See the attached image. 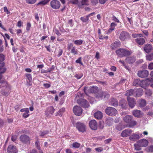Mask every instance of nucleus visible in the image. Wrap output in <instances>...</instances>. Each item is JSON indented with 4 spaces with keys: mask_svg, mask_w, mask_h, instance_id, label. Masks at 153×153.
<instances>
[{
    "mask_svg": "<svg viewBox=\"0 0 153 153\" xmlns=\"http://www.w3.org/2000/svg\"><path fill=\"white\" fill-rule=\"evenodd\" d=\"M48 133L49 131H45L42 132H41L40 136L41 137H43L48 134Z\"/></svg>",
    "mask_w": 153,
    "mask_h": 153,
    "instance_id": "obj_49",
    "label": "nucleus"
},
{
    "mask_svg": "<svg viewBox=\"0 0 153 153\" xmlns=\"http://www.w3.org/2000/svg\"><path fill=\"white\" fill-rule=\"evenodd\" d=\"M146 101L145 100L141 99L139 103V106L140 107H143L146 105Z\"/></svg>",
    "mask_w": 153,
    "mask_h": 153,
    "instance_id": "obj_34",
    "label": "nucleus"
},
{
    "mask_svg": "<svg viewBox=\"0 0 153 153\" xmlns=\"http://www.w3.org/2000/svg\"><path fill=\"white\" fill-rule=\"evenodd\" d=\"M112 139L111 138H109L108 139L104 141V143L105 144L109 143L111 141Z\"/></svg>",
    "mask_w": 153,
    "mask_h": 153,
    "instance_id": "obj_57",
    "label": "nucleus"
},
{
    "mask_svg": "<svg viewBox=\"0 0 153 153\" xmlns=\"http://www.w3.org/2000/svg\"><path fill=\"white\" fill-rule=\"evenodd\" d=\"M89 16H87L85 17H82L80 18V20L84 22H87L89 19Z\"/></svg>",
    "mask_w": 153,
    "mask_h": 153,
    "instance_id": "obj_42",
    "label": "nucleus"
},
{
    "mask_svg": "<svg viewBox=\"0 0 153 153\" xmlns=\"http://www.w3.org/2000/svg\"><path fill=\"white\" fill-rule=\"evenodd\" d=\"M133 84L134 86H140L145 89H146V87L149 84L147 80H141L139 79H135L133 82Z\"/></svg>",
    "mask_w": 153,
    "mask_h": 153,
    "instance_id": "obj_2",
    "label": "nucleus"
},
{
    "mask_svg": "<svg viewBox=\"0 0 153 153\" xmlns=\"http://www.w3.org/2000/svg\"><path fill=\"white\" fill-rule=\"evenodd\" d=\"M137 143L141 147H146L148 145V141L145 139H142L137 141Z\"/></svg>",
    "mask_w": 153,
    "mask_h": 153,
    "instance_id": "obj_22",
    "label": "nucleus"
},
{
    "mask_svg": "<svg viewBox=\"0 0 153 153\" xmlns=\"http://www.w3.org/2000/svg\"><path fill=\"white\" fill-rule=\"evenodd\" d=\"M146 94L148 96H150L152 94L151 91L149 90H148L146 91Z\"/></svg>",
    "mask_w": 153,
    "mask_h": 153,
    "instance_id": "obj_55",
    "label": "nucleus"
},
{
    "mask_svg": "<svg viewBox=\"0 0 153 153\" xmlns=\"http://www.w3.org/2000/svg\"><path fill=\"white\" fill-rule=\"evenodd\" d=\"M7 151L8 153H17V152L16 146L11 144L8 146Z\"/></svg>",
    "mask_w": 153,
    "mask_h": 153,
    "instance_id": "obj_15",
    "label": "nucleus"
},
{
    "mask_svg": "<svg viewBox=\"0 0 153 153\" xmlns=\"http://www.w3.org/2000/svg\"><path fill=\"white\" fill-rule=\"evenodd\" d=\"M76 127L80 132H83L85 131V126L83 123L79 122L76 123Z\"/></svg>",
    "mask_w": 153,
    "mask_h": 153,
    "instance_id": "obj_11",
    "label": "nucleus"
},
{
    "mask_svg": "<svg viewBox=\"0 0 153 153\" xmlns=\"http://www.w3.org/2000/svg\"><path fill=\"white\" fill-rule=\"evenodd\" d=\"M89 126L92 130H96L97 127V124L96 121L94 120H92L90 121L89 123Z\"/></svg>",
    "mask_w": 153,
    "mask_h": 153,
    "instance_id": "obj_20",
    "label": "nucleus"
},
{
    "mask_svg": "<svg viewBox=\"0 0 153 153\" xmlns=\"http://www.w3.org/2000/svg\"><path fill=\"white\" fill-rule=\"evenodd\" d=\"M123 120L128 124L129 127H132L137 124V122L133 120L132 116L130 115L126 116L123 118Z\"/></svg>",
    "mask_w": 153,
    "mask_h": 153,
    "instance_id": "obj_3",
    "label": "nucleus"
},
{
    "mask_svg": "<svg viewBox=\"0 0 153 153\" xmlns=\"http://www.w3.org/2000/svg\"><path fill=\"white\" fill-rule=\"evenodd\" d=\"M31 26V24L30 22H28L27 24V26L26 27V30L28 31L30 30V28Z\"/></svg>",
    "mask_w": 153,
    "mask_h": 153,
    "instance_id": "obj_50",
    "label": "nucleus"
},
{
    "mask_svg": "<svg viewBox=\"0 0 153 153\" xmlns=\"http://www.w3.org/2000/svg\"><path fill=\"white\" fill-rule=\"evenodd\" d=\"M65 108H62L59 110L58 112H57V114L56 115H59L61 116L62 113L65 111Z\"/></svg>",
    "mask_w": 153,
    "mask_h": 153,
    "instance_id": "obj_36",
    "label": "nucleus"
},
{
    "mask_svg": "<svg viewBox=\"0 0 153 153\" xmlns=\"http://www.w3.org/2000/svg\"><path fill=\"white\" fill-rule=\"evenodd\" d=\"M116 26L117 24H116L115 23L112 22L111 23L110 25V28L108 30V32L109 33H111L114 30L115 27Z\"/></svg>",
    "mask_w": 153,
    "mask_h": 153,
    "instance_id": "obj_33",
    "label": "nucleus"
},
{
    "mask_svg": "<svg viewBox=\"0 0 153 153\" xmlns=\"http://www.w3.org/2000/svg\"><path fill=\"white\" fill-rule=\"evenodd\" d=\"M26 3L29 4H33L35 3L36 0H25Z\"/></svg>",
    "mask_w": 153,
    "mask_h": 153,
    "instance_id": "obj_47",
    "label": "nucleus"
},
{
    "mask_svg": "<svg viewBox=\"0 0 153 153\" xmlns=\"http://www.w3.org/2000/svg\"><path fill=\"white\" fill-rule=\"evenodd\" d=\"M132 131L130 129H126L123 130L121 134V136L123 137H126L131 134Z\"/></svg>",
    "mask_w": 153,
    "mask_h": 153,
    "instance_id": "obj_18",
    "label": "nucleus"
},
{
    "mask_svg": "<svg viewBox=\"0 0 153 153\" xmlns=\"http://www.w3.org/2000/svg\"><path fill=\"white\" fill-rule=\"evenodd\" d=\"M89 1L88 0H82L81 2L82 5H88Z\"/></svg>",
    "mask_w": 153,
    "mask_h": 153,
    "instance_id": "obj_46",
    "label": "nucleus"
},
{
    "mask_svg": "<svg viewBox=\"0 0 153 153\" xmlns=\"http://www.w3.org/2000/svg\"><path fill=\"white\" fill-rule=\"evenodd\" d=\"M91 4L93 6L96 5L98 3V0H91Z\"/></svg>",
    "mask_w": 153,
    "mask_h": 153,
    "instance_id": "obj_48",
    "label": "nucleus"
},
{
    "mask_svg": "<svg viewBox=\"0 0 153 153\" xmlns=\"http://www.w3.org/2000/svg\"><path fill=\"white\" fill-rule=\"evenodd\" d=\"M127 104V101L125 100L122 99L120 101L119 105L121 106L123 108H125Z\"/></svg>",
    "mask_w": 153,
    "mask_h": 153,
    "instance_id": "obj_28",
    "label": "nucleus"
},
{
    "mask_svg": "<svg viewBox=\"0 0 153 153\" xmlns=\"http://www.w3.org/2000/svg\"><path fill=\"white\" fill-rule=\"evenodd\" d=\"M55 109L53 106H50L47 108V111L49 113L52 114L54 112Z\"/></svg>",
    "mask_w": 153,
    "mask_h": 153,
    "instance_id": "obj_39",
    "label": "nucleus"
},
{
    "mask_svg": "<svg viewBox=\"0 0 153 153\" xmlns=\"http://www.w3.org/2000/svg\"><path fill=\"white\" fill-rule=\"evenodd\" d=\"M134 91V90L132 89L127 90L126 91V92L125 94V95L127 96L128 97L131 96L133 94Z\"/></svg>",
    "mask_w": 153,
    "mask_h": 153,
    "instance_id": "obj_35",
    "label": "nucleus"
},
{
    "mask_svg": "<svg viewBox=\"0 0 153 153\" xmlns=\"http://www.w3.org/2000/svg\"><path fill=\"white\" fill-rule=\"evenodd\" d=\"M55 33L58 36H59L61 35V33L59 32V31L57 29H55Z\"/></svg>",
    "mask_w": 153,
    "mask_h": 153,
    "instance_id": "obj_63",
    "label": "nucleus"
},
{
    "mask_svg": "<svg viewBox=\"0 0 153 153\" xmlns=\"http://www.w3.org/2000/svg\"><path fill=\"white\" fill-rule=\"evenodd\" d=\"M35 145L37 149L40 150V147L39 145V141H36L35 142Z\"/></svg>",
    "mask_w": 153,
    "mask_h": 153,
    "instance_id": "obj_51",
    "label": "nucleus"
},
{
    "mask_svg": "<svg viewBox=\"0 0 153 153\" xmlns=\"http://www.w3.org/2000/svg\"><path fill=\"white\" fill-rule=\"evenodd\" d=\"M140 138L139 135L137 134H134L131 135L129 137V139L132 141H136Z\"/></svg>",
    "mask_w": 153,
    "mask_h": 153,
    "instance_id": "obj_25",
    "label": "nucleus"
},
{
    "mask_svg": "<svg viewBox=\"0 0 153 153\" xmlns=\"http://www.w3.org/2000/svg\"><path fill=\"white\" fill-rule=\"evenodd\" d=\"M73 110L74 113L76 115L80 116L82 114V110L80 106L77 105L75 106Z\"/></svg>",
    "mask_w": 153,
    "mask_h": 153,
    "instance_id": "obj_12",
    "label": "nucleus"
},
{
    "mask_svg": "<svg viewBox=\"0 0 153 153\" xmlns=\"http://www.w3.org/2000/svg\"><path fill=\"white\" fill-rule=\"evenodd\" d=\"M47 4L44 0H42L41 1L39 2L38 4H42V5H45Z\"/></svg>",
    "mask_w": 153,
    "mask_h": 153,
    "instance_id": "obj_60",
    "label": "nucleus"
},
{
    "mask_svg": "<svg viewBox=\"0 0 153 153\" xmlns=\"http://www.w3.org/2000/svg\"><path fill=\"white\" fill-rule=\"evenodd\" d=\"M88 87H85L84 88V91L86 94H87L86 90H88L90 93H96L98 91V88L97 86H92L88 89Z\"/></svg>",
    "mask_w": 153,
    "mask_h": 153,
    "instance_id": "obj_10",
    "label": "nucleus"
},
{
    "mask_svg": "<svg viewBox=\"0 0 153 153\" xmlns=\"http://www.w3.org/2000/svg\"><path fill=\"white\" fill-rule=\"evenodd\" d=\"M63 53V51L62 49H59V51H58V54L57 55V56L59 57L60 56H61Z\"/></svg>",
    "mask_w": 153,
    "mask_h": 153,
    "instance_id": "obj_58",
    "label": "nucleus"
},
{
    "mask_svg": "<svg viewBox=\"0 0 153 153\" xmlns=\"http://www.w3.org/2000/svg\"><path fill=\"white\" fill-rule=\"evenodd\" d=\"M82 96V94L81 92H78L76 94V98Z\"/></svg>",
    "mask_w": 153,
    "mask_h": 153,
    "instance_id": "obj_59",
    "label": "nucleus"
},
{
    "mask_svg": "<svg viewBox=\"0 0 153 153\" xmlns=\"http://www.w3.org/2000/svg\"><path fill=\"white\" fill-rule=\"evenodd\" d=\"M120 41H116L111 45V48L112 49H115L120 47Z\"/></svg>",
    "mask_w": 153,
    "mask_h": 153,
    "instance_id": "obj_24",
    "label": "nucleus"
},
{
    "mask_svg": "<svg viewBox=\"0 0 153 153\" xmlns=\"http://www.w3.org/2000/svg\"><path fill=\"white\" fill-rule=\"evenodd\" d=\"M43 86L45 87V88H50L51 86V85L50 84L46 83H44L43 84Z\"/></svg>",
    "mask_w": 153,
    "mask_h": 153,
    "instance_id": "obj_56",
    "label": "nucleus"
},
{
    "mask_svg": "<svg viewBox=\"0 0 153 153\" xmlns=\"http://www.w3.org/2000/svg\"><path fill=\"white\" fill-rule=\"evenodd\" d=\"M152 48V46L151 44H146L145 45L144 49L147 53L151 52Z\"/></svg>",
    "mask_w": 153,
    "mask_h": 153,
    "instance_id": "obj_23",
    "label": "nucleus"
},
{
    "mask_svg": "<svg viewBox=\"0 0 153 153\" xmlns=\"http://www.w3.org/2000/svg\"><path fill=\"white\" fill-rule=\"evenodd\" d=\"M153 59V53L148 54L146 56V60L149 61H151Z\"/></svg>",
    "mask_w": 153,
    "mask_h": 153,
    "instance_id": "obj_41",
    "label": "nucleus"
},
{
    "mask_svg": "<svg viewBox=\"0 0 153 153\" xmlns=\"http://www.w3.org/2000/svg\"><path fill=\"white\" fill-rule=\"evenodd\" d=\"M148 68L150 70L153 69V62H151L149 64Z\"/></svg>",
    "mask_w": 153,
    "mask_h": 153,
    "instance_id": "obj_53",
    "label": "nucleus"
},
{
    "mask_svg": "<svg viewBox=\"0 0 153 153\" xmlns=\"http://www.w3.org/2000/svg\"><path fill=\"white\" fill-rule=\"evenodd\" d=\"M80 143L77 142H74L72 144V146L73 148H78L80 147Z\"/></svg>",
    "mask_w": 153,
    "mask_h": 153,
    "instance_id": "obj_44",
    "label": "nucleus"
},
{
    "mask_svg": "<svg viewBox=\"0 0 153 153\" xmlns=\"http://www.w3.org/2000/svg\"><path fill=\"white\" fill-rule=\"evenodd\" d=\"M149 72L147 70L140 71L138 72V76L141 78L147 77L149 75Z\"/></svg>",
    "mask_w": 153,
    "mask_h": 153,
    "instance_id": "obj_13",
    "label": "nucleus"
},
{
    "mask_svg": "<svg viewBox=\"0 0 153 153\" xmlns=\"http://www.w3.org/2000/svg\"><path fill=\"white\" fill-rule=\"evenodd\" d=\"M50 6L51 7L54 9H59L61 6L60 2L56 0H53L50 2Z\"/></svg>",
    "mask_w": 153,
    "mask_h": 153,
    "instance_id": "obj_8",
    "label": "nucleus"
},
{
    "mask_svg": "<svg viewBox=\"0 0 153 153\" xmlns=\"http://www.w3.org/2000/svg\"><path fill=\"white\" fill-rule=\"evenodd\" d=\"M5 60V56L2 54H0V73H4L6 71V68L4 67L5 63L4 61Z\"/></svg>",
    "mask_w": 153,
    "mask_h": 153,
    "instance_id": "obj_5",
    "label": "nucleus"
},
{
    "mask_svg": "<svg viewBox=\"0 0 153 153\" xmlns=\"http://www.w3.org/2000/svg\"><path fill=\"white\" fill-rule=\"evenodd\" d=\"M134 146L135 150H141V149L140 147H141V146H140L138 143H137L136 144H134Z\"/></svg>",
    "mask_w": 153,
    "mask_h": 153,
    "instance_id": "obj_45",
    "label": "nucleus"
},
{
    "mask_svg": "<svg viewBox=\"0 0 153 153\" xmlns=\"http://www.w3.org/2000/svg\"><path fill=\"white\" fill-rule=\"evenodd\" d=\"M0 83L2 85V87H3L7 86L9 85L8 83L6 81L4 80H0Z\"/></svg>",
    "mask_w": 153,
    "mask_h": 153,
    "instance_id": "obj_38",
    "label": "nucleus"
},
{
    "mask_svg": "<svg viewBox=\"0 0 153 153\" xmlns=\"http://www.w3.org/2000/svg\"><path fill=\"white\" fill-rule=\"evenodd\" d=\"M94 116L97 119H101L102 117V113L101 112L98 111L95 113Z\"/></svg>",
    "mask_w": 153,
    "mask_h": 153,
    "instance_id": "obj_30",
    "label": "nucleus"
},
{
    "mask_svg": "<svg viewBox=\"0 0 153 153\" xmlns=\"http://www.w3.org/2000/svg\"><path fill=\"white\" fill-rule=\"evenodd\" d=\"M116 53L119 57H123L130 55L132 53V52L131 51L126 49L120 48L117 50Z\"/></svg>",
    "mask_w": 153,
    "mask_h": 153,
    "instance_id": "obj_1",
    "label": "nucleus"
},
{
    "mask_svg": "<svg viewBox=\"0 0 153 153\" xmlns=\"http://www.w3.org/2000/svg\"><path fill=\"white\" fill-rule=\"evenodd\" d=\"M25 76L28 79L27 81V83L30 86L32 85L31 81L32 80V76L31 74H26Z\"/></svg>",
    "mask_w": 153,
    "mask_h": 153,
    "instance_id": "obj_26",
    "label": "nucleus"
},
{
    "mask_svg": "<svg viewBox=\"0 0 153 153\" xmlns=\"http://www.w3.org/2000/svg\"><path fill=\"white\" fill-rule=\"evenodd\" d=\"M146 150L148 152L151 153L153 152V146H150L146 149Z\"/></svg>",
    "mask_w": 153,
    "mask_h": 153,
    "instance_id": "obj_43",
    "label": "nucleus"
},
{
    "mask_svg": "<svg viewBox=\"0 0 153 153\" xmlns=\"http://www.w3.org/2000/svg\"><path fill=\"white\" fill-rule=\"evenodd\" d=\"M105 112L107 114L111 116H114L117 113L116 109L111 107H107L105 109Z\"/></svg>",
    "mask_w": 153,
    "mask_h": 153,
    "instance_id": "obj_4",
    "label": "nucleus"
},
{
    "mask_svg": "<svg viewBox=\"0 0 153 153\" xmlns=\"http://www.w3.org/2000/svg\"><path fill=\"white\" fill-rule=\"evenodd\" d=\"M77 101L78 104L85 108H88L89 106L88 102L84 99H78Z\"/></svg>",
    "mask_w": 153,
    "mask_h": 153,
    "instance_id": "obj_9",
    "label": "nucleus"
},
{
    "mask_svg": "<svg viewBox=\"0 0 153 153\" xmlns=\"http://www.w3.org/2000/svg\"><path fill=\"white\" fill-rule=\"evenodd\" d=\"M95 150L98 152H101L102 151L103 149L101 147H99L97 148H96L95 149Z\"/></svg>",
    "mask_w": 153,
    "mask_h": 153,
    "instance_id": "obj_62",
    "label": "nucleus"
},
{
    "mask_svg": "<svg viewBox=\"0 0 153 153\" xmlns=\"http://www.w3.org/2000/svg\"><path fill=\"white\" fill-rule=\"evenodd\" d=\"M95 58L97 59H98L100 58V53L99 52H96L95 56Z\"/></svg>",
    "mask_w": 153,
    "mask_h": 153,
    "instance_id": "obj_52",
    "label": "nucleus"
},
{
    "mask_svg": "<svg viewBox=\"0 0 153 153\" xmlns=\"http://www.w3.org/2000/svg\"><path fill=\"white\" fill-rule=\"evenodd\" d=\"M68 23L69 24L70 26L72 27L73 26V23L72 19H71L69 20L68 21Z\"/></svg>",
    "mask_w": 153,
    "mask_h": 153,
    "instance_id": "obj_61",
    "label": "nucleus"
},
{
    "mask_svg": "<svg viewBox=\"0 0 153 153\" xmlns=\"http://www.w3.org/2000/svg\"><path fill=\"white\" fill-rule=\"evenodd\" d=\"M97 96L101 98L108 99L109 97V94L106 92H100L97 94Z\"/></svg>",
    "mask_w": 153,
    "mask_h": 153,
    "instance_id": "obj_14",
    "label": "nucleus"
},
{
    "mask_svg": "<svg viewBox=\"0 0 153 153\" xmlns=\"http://www.w3.org/2000/svg\"><path fill=\"white\" fill-rule=\"evenodd\" d=\"M133 114L135 117H139L142 115L141 111L139 110H134L132 112Z\"/></svg>",
    "mask_w": 153,
    "mask_h": 153,
    "instance_id": "obj_29",
    "label": "nucleus"
},
{
    "mask_svg": "<svg viewBox=\"0 0 153 153\" xmlns=\"http://www.w3.org/2000/svg\"><path fill=\"white\" fill-rule=\"evenodd\" d=\"M20 111L24 112L22 115V116L24 118H27L30 116V114H29V111L28 108H22L20 110Z\"/></svg>",
    "mask_w": 153,
    "mask_h": 153,
    "instance_id": "obj_16",
    "label": "nucleus"
},
{
    "mask_svg": "<svg viewBox=\"0 0 153 153\" xmlns=\"http://www.w3.org/2000/svg\"><path fill=\"white\" fill-rule=\"evenodd\" d=\"M21 107V105H15L14 107V108L15 110L16 111H17L19 110V109Z\"/></svg>",
    "mask_w": 153,
    "mask_h": 153,
    "instance_id": "obj_54",
    "label": "nucleus"
},
{
    "mask_svg": "<svg viewBox=\"0 0 153 153\" xmlns=\"http://www.w3.org/2000/svg\"><path fill=\"white\" fill-rule=\"evenodd\" d=\"M20 139L22 142L26 143L30 141V138L27 135L24 134L21 135L20 137Z\"/></svg>",
    "mask_w": 153,
    "mask_h": 153,
    "instance_id": "obj_19",
    "label": "nucleus"
},
{
    "mask_svg": "<svg viewBox=\"0 0 153 153\" xmlns=\"http://www.w3.org/2000/svg\"><path fill=\"white\" fill-rule=\"evenodd\" d=\"M143 90L142 88H140L137 90V92L136 95L137 97L141 96L142 95L143 93Z\"/></svg>",
    "mask_w": 153,
    "mask_h": 153,
    "instance_id": "obj_37",
    "label": "nucleus"
},
{
    "mask_svg": "<svg viewBox=\"0 0 153 153\" xmlns=\"http://www.w3.org/2000/svg\"><path fill=\"white\" fill-rule=\"evenodd\" d=\"M67 49L71 53L74 55L78 54V51L76 47L74 46L72 43H70L67 45Z\"/></svg>",
    "mask_w": 153,
    "mask_h": 153,
    "instance_id": "obj_6",
    "label": "nucleus"
},
{
    "mask_svg": "<svg viewBox=\"0 0 153 153\" xmlns=\"http://www.w3.org/2000/svg\"><path fill=\"white\" fill-rule=\"evenodd\" d=\"M110 103L111 105L115 107H116L118 105V102L117 100L116 99L113 98L111 99Z\"/></svg>",
    "mask_w": 153,
    "mask_h": 153,
    "instance_id": "obj_32",
    "label": "nucleus"
},
{
    "mask_svg": "<svg viewBox=\"0 0 153 153\" xmlns=\"http://www.w3.org/2000/svg\"><path fill=\"white\" fill-rule=\"evenodd\" d=\"M55 68V66L54 65H53L51 66V67L50 69H48L49 72H50L51 71H52L53 70H54Z\"/></svg>",
    "mask_w": 153,
    "mask_h": 153,
    "instance_id": "obj_64",
    "label": "nucleus"
},
{
    "mask_svg": "<svg viewBox=\"0 0 153 153\" xmlns=\"http://www.w3.org/2000/svg\"><path fill=\"white\" fill-rule=\"evenodd\" d=\"M135 58L134 56L128 57L126 58L125 59L127 62L129 64H132L134 63L135 62Z\"/></svg>",
    "mask_w": 153,
    "mask_h": 153,
    "instance_id": "obj_27",
    "label": "nucleus"
},
{
    "mask_svg": "<svg viewBox=\"0 0 153 153\" xmlns=\"http://www.w3.org/2000/svg\"><path fill=\"white\" fill-rule=\"evenodd\" d=\"M130 38V36L129 33L125 31H122L119 36V39L122 41L127 40Z\"/></svg>",
    "mask_w": 153,
    "mask_h": 153,
    "instance_id": "obj_7",
    "label": "nucleus"
},
{
    "mask_svg": "<svg viewBox=\"0 0 153 153\" xmlns=\"http://www.w3.org/2000/svg\"><path fill=\"white\" fill-rule=\"evenodd\" d=\"M135 42L140 45H142L145 43V40L143 38H137L135 39Z\"/></svg>",
    "mask_w": 153,
    "mask_h": 153,
    "instance_id": "obj_31",
    "label": "nucleus"
},
{
    "mask_svg": "<svg viewBox=\"0 0 153 153\" xmlns=\"http://www.w3.org/2000/svg\"><path fill=\"white\" fill-rule=\"evenodd\" d=\"M83 41L82 39L76 40L74 41V44L77 45H81L83 44Z\"/></svg>",
    "mask_w": 153,
    "mask_h": 153,
    "instance_id": "obj_40",
    "label": "nucleus"
},
{
    "mask_svg": "<svg viewBox=\"0 0 153 153\" xmlns=\"http://www.w3.org/2000/svg\"><path fill=\"white\" fill-rule=\"evenodd\" d=\"M127 100L129 107L131 108H133L136 104L135 100L133 98H131L129 97H127Z\"/></svg>",
    "mask_w": 153,
    "mask_h": 153,
    "instance_id": "obj_17",
    "label": "nucleus"
},
{
    "mask_svg": "<svg viewBox=\"0 0 153 153\" xmlns=\"http://www.w3.org/2000/svg\"><path fill=\"white\" fill-rule=\"evenodd\" d=\"M5 87L6 89L1 90V93L4 96H8L9 94V91L11 90V87L10 85Z\"/></svg>",
    "mask_w": 153,
    "mask_h": 153,
    "instance_id": "obj_21",
    "label": "nucleus"
}]
</instances>
